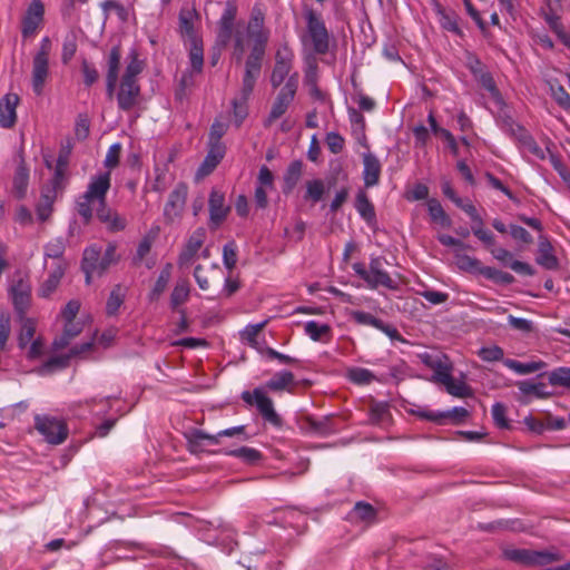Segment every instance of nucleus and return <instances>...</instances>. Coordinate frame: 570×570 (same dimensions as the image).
<instances>
[{
  "instance_id": "f257e3e1",
  "label": "nucleus",
  "mask_w": 570,
  "mask_h": 570,
  "mask_svg": "<svg viewBox=\"0 0 570 570\" xmlns=\"http://www.w3.org/2000/svg\"><path fill=\"white\" fill-rule=\"evenodd\" d=\"M111 186V175L109 171L92 176L86 191L76 200V212L82 223L88 225L94 218V208L96 207L97 218L102 223L109 222V218L116 212L107 205V193Z\"/></svg>"
},
{
  "instance_id": "f03ea898",
  "label": "nucleus",
  "mask_w": 570,
  "mask_h": 570,
  "mask_svg": "<svg viewBox=\"0 0 570 570\" xmlns=\"http://www.w3.org/2000/svg\"><path fill=\"white\" fill-rule=\"evenodd\" d=\"M386 259L382 256H372L368 268L362 263L353 264V271L361 277L371 289L384 287L391 291L399 288V283L385 271Z\"/></svg>"
},
{
  "instance_id": "7ed1b4c3",
  "label": "nucleus",
  "mask_w": 570,
  "mask_h": 570,
  "mask_svg": "<svg viewBox=\"0 0 570 570\" xmlns=\"http://www.w3.org/2000/svg\"><path fill=\"white\" fill-rule=\"evenodd\" d=\"M504 559L518 564L528 567H542L551 562L562 560V554L557 550H531V549H515L507 548L502 551Z\"/></svg>"
},
{
  "instance_id": "20e7f679",
  "label": "nucleus",
  "mask_w": 570,
  "mask_h": 570,
  "mask_svg": "<svg viewBox=\"0 0 570 570\" xmlns=\"http://www.w3.org/2000/svg\"><path fill=\"white\" fill-rule=\"evenodd\" d=\"M518 219L540 233L538 237V256L535 258L537 264L549 271L558 269L559 261L553 254L551 242L546 235L542 234L543 226L541 220L535 217H528L523 214L518 215Z\"/></svg>"
},
{
  "instance_id": "39448f33",
  "label": "nucleus",
  "mask_w": 570,
  "mask_h": 570,
  "mask_svg": "<svg viewBox=\"0 0 570 570\" xmlns=\"http://www.w3.org/2000/svg\"><path fill=\"white\" fill-rule=\"evenodd\" d=\"M304 17L306 20L307 37L314 52L325 55L330 47V33L322 17L313 9L305 10Z\"/></svg>"
},
{
  "instance_id": "423d86ee",
  "label": "nucleus",
  "mask_w": 570,
  "mask_h": 570,
  "mask_svg": "<svg viewBox=\"0 0 570 570\" xmlns=\"http://www.w3.org/2000/svg\"><path fill=\"white\" fill-rule=\"evenodd\" d=\"M51 51V41L45 37L40 41V47L32 61V89L37 96L43 91V86L49 75V55Z\"/></svg>"
},
{
  "instance_id": "0eeeda50",
  "label": "nucleus",
  "mask_w": 570,
  "mask_h": 570,
  "mask_svg": "<svg viewBox=\"0 0 570 570\" xmlns=\"http://www.w3.org/2000/svg\"><path fill=\"white\" fill-rule=\"evenodd\" d=\"M298 72H293V75L287 79L284 87L279 90L276 99L272 105L269 115L264 121L265 127H269L274 121H276L286 112L289 105L293 102L295 98L298 88Z\"/></svg>"
},
{
  "instance_id": "6e6552de",
  "label": "nucleus",
  "mask_w": 570,
  "mask_h": 570,
  "mask_svg": "<svg viewBox=\"0 0 570 570\" xmlns=\"http://www.w3.org/2000/svg\"><path fill=\"white\" fill-rule=\"evenodd\" d=\"M242 399L245 403L255 405L266 422L275 426H279L282 424V419L276 413L272 399L266 395L262 387H256L253 392L244 391L242 393Z\"/></svg>"
},
{
  "instance_id": "1a4fd4ad",
  "label": "nucleus",
  "mask_w": 570,
  "mask_h": 570,
  "mask_svg": "<svg viewBox=\"0 0 570 570\" xmlns=\"http://www.w3.org/2000/svg\"><path fill=\"white\" fill-rule=\"evenodd\" d=\"M294 62V52L288 45H282L275 53V65L271 75V85L278 88L284 80L289 78Z\"/></svg>"
},
{
  "instance_id": "9d476101",
  "label": "nucleus",
  "mask_w": 570,
  "mask_h": 570,
  "mask_svg": "<svg viewBox=\"0 0 570 570\" xmlns=\"http://www.w3.org/2000/svg\"><path fill=\"white\" fill-rule=\"evenodd\" d=\"M36 429L51 444L62 443L68 435V429L63 421L48 415H37Z\"/></svg>"
},
{
  "instance_id": "9b49d317",
  "label": "nucleus",
  "mask_w": 570,
  "mask_h": 570,
  "mask_svg": "<svg viewBox=\"0 0 570 570\" xmlns=\"http://www.w3.org/2000/svg\"><path fill=\"white\" fill-rule=\"evenodd\" d=\"M188 195L187 185L179 183L170 191L164 208V218L167 224H173L183 215Z\"/></svg>"
},
{
  "instance_id": "f8f14e48",
  "label": "nucleus",
  "mask_w": 570,
  "mask_h": 570,
  "mask_svg": "<svg viewBox=\"0 0 570 570\" xmlns=\"http://www.w3.org/2000/svg\"><path fill=\"white\" fill-rule=\"evenodd\" d=\"M45 16V6L41 0H32L21 21V35L23 39L36 36Z\"/></svg>"
},
{
  "instance_id": "ddd939ff",
  "label": "nucleus",
  "mask_w": 570,
  "mask_h": 570,
  "mask_svg": "<svg viewBox=\"0 0 570 570\" xmlns=\"http://www.w3.org/2000/svg\"><path fill=\"white\" fill-rule=\"evenodd\" d=\"M116 98L120 110L131 111L140 104L141 89L139 82L120 80Z\"/></svg>"
},
{
  "instance_id": "4468645a",
  "label": "nucleus",
  "mask_w": 570,
  "mask_h": 570,
  "mask_svg": "<svg viewBox=\"0 0 570 570\" xmlns=\"http://www.w3.org/2000/svg\"><path fill=\"white\" fill-rule=\"evenodd\" d=\"M205 238L206 229L204 227H198L194 230L178 256L177 265L179 268L188 267L194 262Z\"/></svg>"
},
{
  "instance_id": "2eb2a0df",
  "label": "nucleus",
  "mask_w": 570,
  "mask_h": 570,
  "mask_svg": "<svg viewBox=\"0 0 570 570\" xmlns=\"http://www.w3.org/2000/svg\"><path fill=\"white\" fill-rule=\"evenodd\" d=\"M11 297L18 318H23L31 302V288L28 282L18 279L11 287Z\"/></svg>"
},
{
  "instance_id": "dca6fc26",
  "label": "nucleus",
  "mask_w": 570,
  "mask_h": 570,
  "mask_svg": "<svg viewBox=\"0 0 570 570\" xmlns=\"http://www.w3.org/2000/svg\"><path fill=\"white\" fill-rule=\"evenodd\" d=\"M199 20V14L194 7H183L178 14V31L181 38L189 42L202 40L195 30V22Z\"/></svg>"
},
{
  "instance_id": "f3484780",
  "label": "nucleus",
  "mask_w": 570,
  "mask_h": 570,
  "mask_svg": "<svg viewBox=\"0 0 570 570\" xmlns=\"http://www.w3.org/2000/svg\"><path fill=\"white\" fill-rule=\"evenodd\" d=\"M120 60L121 48L119 45H116L110 49L107 59L106 92L109 98L114 96L116 90V86L119 78Z\"/></svg>"
},
{
  "instance_id": "a211bd4d",
  "label": "nucleus",
  "mask_w": 570,
  "mask_h": 570,
  "mask_svg": "<svg viewBox=\"0 0 570 570\" xmlns=\"http://www.w3.org/2000/svg\"><path fill=\"white\" fill-rule=\"evenodd\" d=\"M247 35L254 42L268 41L269 31L265 28V12L257 4L250 11Z\"/></svg>"
},
{
  "instance_id": "6ab92c4d",
  "label": "nucleus",
  "mask_w": 570,
  "mask_h": 570,
  "mask_svg": "<svg viewBox=\"0 0 570 570\" xmlns=\"http://www.w3.org/2000/svg\"><path fill=\"white\" fill-rule=\"evenodd\" d=\"M20 98L17 94H6L0 99V126L9 129L16 125L17 121V106L19 105Z\"/></svg>"
},
{
  "instance_id": "aec40b11",
  "label": "nucleus",
  "mask_w": 570,
  "mask_h": 570,
  "mask_svg": "<svg viewBox=\"0 0 570 570\" xmlns=\"http://www.w3.org/2000/svg\"><path fill=\"white\" fill-rule=\"evenodd\" d=\"M363 179L366 188L374 187L380 183L382 165L379 158L372 154L363 155Z\"/></svg>"
},
{
  "instance_id": "412c9836",
  "label": "nucleus",
  "mask_w": 570,
  "mask_h": 570,
  "mask_svg": "<svg viewBox=\"0 0 570 570\" xmlns=\"http://www.w3.org/2000/svg\"><path fill=\"white\" fill-rule=\"evenodd\" d=\"M421 358L426 366L433 370V381L441 383L443 380H449L452 365L446 356H432L425 353Z\"/></svg>"
},
{
  "instance_id": "4be33fe9",
  "label": "nucleus",
  "mask_w": 570,
  "mask_h": 570,
  "mask_svg": "<svg viewBox=\"0 0 570 570\" xmlns=\"http://www.w3.org/2000/svg\"><path fill=\"white\" fill-rule=\"evenodd\" d=\"M209 219L213 227H217L226 218L228 207H225V196L218 190H212L209 195Z\"/></svg>"
},
{
  "instance_id": "5701e85b",
  "label": "nucleus",
  "mask_w": 570,
  "mask_h": 570,
  "mask_svg": "<svg viewBox=\"0 0 570 570\" xmlns=\"http://www.w3.org/2000/svg\"><path fill=\"white\" fill-rule=\"evenodd\" d=\"M81 269L86 274L87 284H90L95 274L102 275V271H100V249L98 247L90 246L85 249Z\"/></svg>"
},
{
  "instance_id": "b1692460",
  "label": "nucleus",
  "mask_w": 570,
  "mask_h": 570,
  "mask_svg": "<svg viewBox=\"0 0 570 570\" xmlns=\"http://www.w3.org/2000/svg\"><path fill=\"white\" fill-rule=\"evenodd\" d=\"M226 148L224 144L209 145V150L197 170L198 176L209 175L224 158Z\"/></svg>"
},
{
  "instance_id": "393cba45",
  "label": "nucleus",
  "mask_w": 570,
  "mask_h": 570,
  "mask_svg": "<svg viewBox=\"0 0 570 570\" xmlns=\"http://www.w3.org/2000/svg\"><path fill=\"white\" fill-rule=\"evenodd\" d=\"M235 18L236 9L227 7L218 21L217 41L223 46H226L232 38Z\"/></svg>"
},
{
  "instance_id": "a878e982",
  "label": "nucleus",
  "mask_w": 570,
  "mask_h": 570,
  "mask_svg": "<svg viewBox=\"0 0 570 570\" xmlns=\"http://www.w3.org/2000/svg\"><path fill=\"white\" fill-rule=\"evenodd\" d=\"M29 185V169L26 166L24 159L20 156V161L17 166L13 180H12V193L18 199H22L27 195Z\"/></svg>"
},
{
  "instance_id": "bb28decb",
  "label": "nucleus",
  "mask_w": 570,
  "mask_h": 570,
  "mask_svg": "<svg viewBox=\"0 0 570 570\" xmlns=\"http://www.w3.org/2000/svg\"><path fill=\"white\" fill-rule=\"evenodd\" d=\"M262 61L257 58L248 57L245 63V75L243 77L242 87H244V96L252 95L256 80L261 73Z\"/></svg>"
},
{
  "instance_id": "cd10ccee",
  "label": "nucleus",
  "mask_w": 570,
  "mask_h": 570,
  "mask_svg": "<svg viewBox=\"0 0 570 570\" xmlns=\"http://www.w3.org/2000/svg\"><path fill=\"white\" fill-rule=\"evenodd\" d=\"M66 272V265L59 263L53 271L49 274L48 278L40 285L38 295L43 298H48L60 284L61 278Z\"/></svg>"
},
{
  "instance_id": "c85d7f7f",
  "label": "nucleus",
  "mask_w": 570,
  "mask_h": 570,
  "mask_svg": "<svg viewBox=\"0 0 570 570\" xmlns=\"http://www.w3.org/2000/svg\"><path fill=\"white\" fill-rule=\"evenodd\" d=\"M82 332V325L75 322H66L62 333L52 342L55 351L66 348L70 342Z\"/></svg>"
},
{
  "instance_id": "c756f323",
  "label": "nucleus",
  "mask_w": 570,
  "mask_h": 570,
  "mask_svg": "<svg viewBox=\"0 0 570 570\" xmlns=\"http://www.w3.org/2000/svg\"><path fill=\"white\" fill-rule=\"evenodd\" d=\"M295 377L289 371H281L273 375L271 380L266 382V389L273 392L288 391L293 392L291 386L294 385Z\"/></svg>"
},
{
  "instance_id": "7c9ffc66",
  "label": "nucleus",
  "mask_w": 570,
  "mask_h": 570,
  "mask_svg": "<svg viewBox=\"0 0 570 570\" xmlns=\"http://www.w3.org/2000/svg\"><path fill=\"white\" fill-rule=\"evenodd\" d=\"M376 509L372 504L363 501L355 503L353 510L348 514L350 520L361 521L366 524L373 523L376 520Z\"/></svg>"
},
{
  "instance_id": "2f4dec72",
  "label": "nucleus",
  "mask_w": 570,
  "mask_h": 570,
  "mask_svg": "<svg viewBox=\"0 0 570 570\" xmlns=\"http://www.w3.org/2000/svg\"><path fill=\"white\" fill-rule=\"evenodd\" d=\"M472 72L480 85L490 94L492 99L498 104L502 105L503 99L502 96L495 85V81L490 72L479 70L476 68H472Z\"/></svg>"
},
{
  "instance_id": "473e14b6",
  "label": "nucleus",
  "mask_w": 570,
  "mask_h": 570,
  "mask_svg": "<svg viewBox=\"0 0 570 570\" xmlns=\"http://www.w3.org/2000/svg\"><path fill=\"white\" fill-rule=\"evenodd\" d=\"M58 196L51 194L49 189H41L39 203L36 207L37 217L40 222H46L53 212V204Z\"/></svg>"
},
{
  "instance_id": "72a5a7b5",
  "label": "nucleus",
  "mask_w": 570,
  "mask_h": 570,
  "mask_svg": "<svg viewBox=\"0 0 570 570\" xmlns=\"http://www.w3.org/2000/svg\"><path fill=\"white\" fill-rule=\"evenodd\" d=\"M303 170V163L301 160H294L292 161L288 167L286 168V171L284 174V186H283V193L289 194L293 191V189L296 187L297 183L301 179Z\"/></svg>"
},
{
  "instance_id": "f704fd0d",
  "label": "nucleus",
  "mask_w": 570,
  "mask_h": 570,
  "mask_svg": "<svg viewBox=\"0 0 570 570\" xmlns=\"http://www.w3.org/2000/svg\"><path fill=\"white\" fill-rule=\"evenodd\" d=\"M503 364L520 375L531 374L546 367V363L543 361L522 363L517 360L505 358L503 360Z\"/></svg>"
},
{
  "instance_id": "c9c22d12",
  "label": "nucleus",
  "mask_w": 570,
  "mask_h": 570,
  "mask_svg": "<svg viewBox=\"0 0 570 570\" xmlns=\"http://www.w3.org/2000/svg\"><path fill=\"white\" fill-rule=\"evenodd\" d=\"M128 58L129 62L120 80L138 81V76L142 72L145 67L144 61L139 59L138 52L135 49L129 52Z\"/></svg>"
},
{
  "instance_id": "e433bc0d",
  "label": "nucleus",
  "mask_w": 570,
  "mask_h": 570,
  "mask_svg": "<svg viewBox=\"0 0 570 570\" xmlns=\"http://www.w3.org/2000/svg\"><path fill=\"white\" fill-rule=\"evenodd\" d=\"M125 297L126 289L122 287V285H115L106 303V314L108 316H116L125 302Z\"/></svg>"
},
{
  "instance_id": "4c0bfd02",
  "label": "nucleus",
  "mask_w": 570,
  "mask_h": 570,
  "mask_svg": "<svg viewBox=\"0 0 570 570\" xmlns=\"http://www.w3.org/2000/svg\"><path fill=\"white\" fill-rule=\"evenodd\" d=\"M355 208L363 219L368 224L376 220V214L373 204L370 202L365 191L361 190L356 195Z\"/></svg>"
},
{
  "instance_id": "58836bf2",
  "label": "nucleus",
  "mask_w": 570,
  "mask_h": 570,
  "mask_svg": "<svg viewBox=\"0 0 570 570\" xmlns=\"http://www.w3.org/2000/svg\"><path fill=\"white\" fill-rule=\"evenodd\" d=\"M305 334L313 341H328L331 338V326L316 321H308L304 324Z\"/></svg>"
},
{
  "instance_id": "ea45409f",
  "label": "nucleus",
  "mask_w": 570,
  "mask_h": 570,
  "mask_svg": "<svg viewBox=\"0 0 570 570\" xmlns=\"http://www.w3.org/2000/svg\"><path fill=\"white\" fill-rule=\"evenodd\" d=\"M250 95L244 96V87H242L239 95L232 101L233 115L237 127L243 124L244 119L248 115L247 101Z\"/></svg>"
},
{
  "instance_id": "a19ab883",
  "label": "nucleus",
  "mask_w": 570,
  "mask_h": 570,
  "mask_svg": "<svg viewBox=\"0 0 570 570\" xmlns=\"http://www.w3.org/2000/svg\"><path fill=\"white\" fill-rule=\"evenodd\" d=\"M171 264H166L163 269L160 271L159 273V276L151 289V292L149 293V299L150 301H157L160 295L165 292L167 285H168V282L170 281V277H171Z\"/></svg>"
},
{
  "instance_id": "79ce46f5",
  "label": "nucleus",
  "mask_w": 570,
  "mask_h": 570,
  "mask_svg": "<svg viewBox=\"0 0 570 570\" xmlns=\"http://www.w3.org/2000/svg\"><path fill=\"white\" fill-rule=\"evenodd\" d=\"M189 62L193 71L199 73L204 66V46L203 40L189 42Z\"/></svg>"
},
{
  "instance_id": "37998d69",
  "label": "nucleus",
  "mask_w": 570,
  "mask_h": 570,
  "mask_svg": "<svg viewBox=\"0 0 570 570\" xmlns=\"http://www.w3.org/2000/svg\"><path fill=\"white\" fill-rule=\"evenodd\" d=\"M267 320L257 323L249 324L240 332V338L243 342L248 344L250 347L259 350V343L257 341V336L259 332L266 326Z\"/></svg>"
},
{
  "instance_id": "c03bdc74",
  "label": "nucleus",
  "mask_w": 570,
  "mask_h": 570,
  "mask_svg": "<svg viewBox=\"0 0 570 570\" xmlns=\"http://www.w3.org/2000/svg\"><path fill=\"white\" fill-rule=\"evenodd\" d=\"M21 323V331L18 336V345L20 348H24L33 338L36 333V323L32 318L24 315L23 318H18Z\"/></svg>"
},
{
  "instance_id": "a18cd8bd",
  "label": "nucleus",
  "mask_w": 570,
  "mask_h": 570,
  "mask_svg": "<svg viewBox=\"0 0 570 570\" xmlns=\"http://www.w3.org/2000/svg\"><path fill=\"white\" fill-rule=\"evenodd\" d=\"M189 283L186 279L178 281L170 295V305L174 309L187 302L189 297Z\"/></svg>"
},
{
  "instance_id": "49530a36",
  "label": "nucleus",
  "mask_w": 570,
  "mask_h": 570,
  "mask_svg": "<svg viewBox=\"0 0 570 570\" xmlns=\"http://www.w3.org/2000/svg\"><path fill=\"white\" fill-rule=\"evenodd\" d=\"M518 387L523 395H534L539 399L551 395V393L547 391V385L542 382L521 381L518 383Z\"/></svg>"
},
{
  "instance_id": "de8ad7c7",
  "label": "nucleus",
  "mask_w": 570,
  "mask_h": 570,
  "mask_svg": "<svg viewBox=\"0 0 570 570\" xmlns=\"http://www.w3.org/2000/svg\"><path fill=\"white\" fill-rule=\"evenodd\" d=\"M428 209L429 215L431 219L438 224H440L443 227H450L451 226V219L444 212L441 203L438 199H429L428 202Z\"/></svg>"
},
{
  "instance_id": "09e8293b",
  "label": "nucleus",
  "mask_w": 570,
  "mask_h": 570,
  "mask_svg": "<svg viewBox=\"0 0 570 570\" xmlns=\"http://www.w3.org/2000/svg\"><path fill=\"white\" fill-rule=\"evenodd\" d=\"M226 455L235 456L240 459L243 462L248 464H255L262 459V453L248 446H242L235 450L224 451Z\"/></svg>"
},
{
  "instance_id": "8fccbe9b",
  "label": "nucleus",
  "mask_w": 570,
  "mask_h": 570,
  "mask_svg": "<svg viewBox=\"0 0 570 570\" xmlns=\"http://www.w3.org/2000/svg\"><path fill=\"white\" fill-rule=\"evenodd\" d=\"M454 258L456 266L464 272L478 273L480 269L481 262L475 257L462 253V250H455Z\"/></svg>"
},
{
  "instance_id": "3c124183",
  "label": "nucleus",
  "mask_w": 570,
  "mask_h": 570,
  "mask_svg": "<svg viewBox=\"0 0 570 570\" xmlns=\"http://www.w3.org/2000/svg\"><path fill=\"white\" fill-rule=\"evenodd\" d=\"M68 175L67 173L55 170L52 178L50 181L42 187V189H49L51 194L56 196H61L68 185Z\"/></svg>"
},
{
  "instance_id": "603ef678",
  "label": "nucleus",
  "mask_w": 570,
  "mask_h": 570,
  "mask_svg": "<svg viewBox=\"0 0 570 570\" xmlns=\"http://www.w3.org/2000/svg\"><path fill=\"white\" fill-rule=\"evenodd\" d=\"M70 355H59L50 357L47 362H45L38 370V373L41 375L50 374L56 370L66 368L69 365Z\"/></svg>"
},
{
  "instance_id": "864d4df0",
  "label": "nucleus",
  "mask_w": 570,
  "mask_h": 570,
  "mask_svg": "<svg viewBox=\"0 0 570 570\" xmlns=\"http://www.w3.org/2000/svg\"><path fill=\"white\" fill-rule=\"evenodd\" d=\"M445 387L448 393L458 397H465L471 394V389L462 381H455L452 374H449V380H443L441 382Z\"/></svg>"
},
{
  "instance_id": "5fc2aeb1",
  "label": "nucleus",
  "mask_w": 570,
  "mask_h": 570,
  "mask_svg": "<svg viewBox=\"0 0 570 570\" xmlns=\"http://www.w3.org/2000/svg\"><path fill=\"white\" fill-rule=\"evenodd\" d=\"M549 383L553 386L570 389V367H558L549 373Z\"/></svg>"
},
{
  "instance_id": "6e6d98bb",
  "label": "nucleus",
  "mask_w": 570,
  "mask_h": 570,
  "mask_svg": "<svg viewBox=\"0 0 570 570\" xmlns=\"http://www.w3.org/2000/svg\"><path fill=\"white\" fill-rule=\"evenodd\" d=\"M390 415L389 405L384 402H372L370 406V421L374 424L383 423Z\"/></svg>"
},
{
  "instance_id": "4d7b16f0",
  "label": "nucleus",
  "mask_w": 570,
  "mask_h": 570,
  "mask_svg": "<svg viewBox=\"0 0 570 570\" xmlns=\"http://www.w3.org/2000/svg\"><path fill=\"white\" fill-rule=\"evenodd\" d=\"M347 377L351 382L360 385L370 384L375 380V375L370 370L363 367L348 370Z\"/></svg>"
},
{
  "instance_id": "13d9d810",
  "label": "nucleus",
  "mask_w": 570,
  "mask_h": 570,
  "mask_svg": "<svg viewBox=\"0 0 570 570\" xmlns=\"http://www.w3.org/2000/svg\"><path fill=\"white\" fill-rule=\"evenodd\" d=\"M325 191V186L323 180L313 179L306 183V199H312L314 203H317L322 199L323 194Z\"/></svg>"
},
{
  "instance_id": "bf43d9fd",
  "label": "nucleus",
  "mask_w": 570,
  "mask_h": 570,
  "mask_svg": "<svg viewBox=\"0 0 570 570\" xmlns=\"http://www.w3.org/2000/svg\"><path fill=\"white\" fill-rule=\"evenodd\" d=\"M66 249L65 240L61 237L51 239L45 246L46 258H61Z\"/></svg>"
},
{
  "instance_id": "052dcab7",
  "label": "nucleus",
  "mask_w": 570,
  "mask_h": 570,
  "mask_svg": "<svg viewBox=\"0 0 570 570\" xmlns=\"http://www.w3.org/2000/svg\"><path fill=\"white\" fill-rule=\"evenodd\" d=\"M353 321H355L360 325H368L373 326L375 328H382V320L375 317L371 313L363 312V311H354L351 314Z\"/></svg>"
},
{
  "instance_id": "680f3d73",
  "label": "nucleus",
  "mask_w": 570,
  "mask_h": 570,
  "mask_svg": "<svg viewBox=\"0 0 570 570\" xmlns=\"http://www.w3.org/2000/svg\"><path fill=\"white\" fill-rule=\"evenodd\" d=\"M478 355L481 357V360H483L485 362H497V361L503 362V360H504L503 358L504 352L498 345L481 347L478 352Z\"/></svg>"
},
{
  "instance_id": "e2e57ef3",
  "label": "nucleus",
  "mask_w": 570,
  "mask_h": 570,
  "mask_svg": "<svg viewBox=\"0 0 570 570\" xmlns=\"http://www.w3.org/2000/svg\"><path fill=\"white\" fill-rule=\"evenodd\" d=\"M492 417L495 425L500 429H510L509 420L507 419V406L502 403H494L492 406Z\"/></svg>"
},
{
  "instance_id": "0e129e2a",
  "label": "nucleus",
  "mask_w": 570,
  "mask_h": 570,
  "mask_svg": "<svg viewBox=\"0 0 570 570\" xmlns=\"http://www.w3.org/2000/svg\"><path fill=\"white\" fill-rule=\"evenodd\" d=\"M223 263L225 267L232 271L237 263V246L235 242H228L223 247Z\"/></svg>"
},
{
  "instance_id": "69168bd1",
  "label": "nucleus",
  "mask_w": 570,
  "mask_h": 570,
  "mask_svg": "<svg viewBox=\"0 0 570 570\" xmlns=\"http://www.w3.org/2000/svg\"><path fill=\"white\" fill-rule=\"evenodd\" d=\"M227 128V124L216 119L210 126L209 145L223 144L220 139L226 134Z\"/></svg>"
},
{
  "instance_id": "338daca9",
  "label": "nucleus",
  "mask_w": 570,
  "mask_h": 570,
  "mask_svg": "<svg viewBox=\"0 0 570 570\" xmlns=\"http://www.w3.org/2000/svg\"><path fill=\"white\" fill-rule=\"evenodd\" d=\"M325 142L331 153L340 154L344 149L345 140L338 132L331 131L326 134Z\"/></svg>"
},
{
  "instance_id": "774afa93",
  "label": "nucleus",
  "mask_w": 570,
  "mask_h": 570,
  "mask_svg": "<svg viewBox=\"0 0 570 570\" xmlns=\"http://www.w3.org/2000/svg\"><path fill=\"white\" fill-rule=\"evenodd\" d=\"M551 90L556 102L566 111L570 112V95L567 90L562 86L551 87Z\"/></svg>"
}]
</instances>
